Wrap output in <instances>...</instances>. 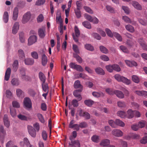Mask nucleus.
<instances>
[{"label":"nucleus","mask_w":147,"mask_h":147,"mask_svg":"<svg viewBox=\"0 0 147 147\" xmlns=\"http://www.w3.org/2000/svg\"><path fill=\"white\" fill-rule=\"evenodd\" d=\"M94 102L91 100H86L84 101V103L88 107H91L94 104Z\"/></svg>","instance_id":"33"},{"label":"nucleus","mask_w":147,"mask_h":147,"mask_svg":"<svg viewBox=\"0 0 147 147\" xmlns=\"http://www.w3.org/2000/svg\"><path fill=\"white\" fill-rule=\"evenodd\" d=\"M74 30L75 36L74 35V34H73V38L75 41L77 42L78 41V38L80 36V31L77 26H75Z\"/></svg>","instance_id":"4"},{"label":"nucleus","mask_w":147,"mask_h":147,"mask_svg":"<svg viewBox=\"0 0 147 147\" xmlns=\"http://www.w3.org/2000/svg\"><path fill=\"white\" fill-rule=\"evenodd\" d=\"M69 66L71 68L76 69L78 71H83V69L81 66L76 64L74 63H71L70 64Z\"/></svg>","instance_id":"7"},{"label":"nucleus","mask_w":147,"mask_h":147,"mask_svg":"<svg viewBox=\"0 0 147 147\" xmlns=\"http://www.w3.org/2000/svg\"><path fill=\"white\" fill-rule=\"evenodd\" d=\"M9 20V15L7 11H5L3 15V20L5 23H7Z\"/></svg>","instance_id":"32"},{"label":"nucleus","mask_w":147,"mask_h":147,"mask_svg":"<svg viewBox=\"0 0 147 147\" xmlns=\"http://www.w3.org/2000/svg\"><path fill=\"white\" fill-rule=\"evenodd\" d=\"M45 30L44 28H39L38 31V34L39 37L41 38H43L45 35Z\"/></svg>","instance_id":"15"},{"label":"nucleus","mask_w":147,"mask_h":147,"mask_svg":"<svg viewBox=\"0 0 147 147\" xmlns=\"http://www.w3.org/2000/svg\"><path fill=\"white\" fill-rule=\"evenodd\" d=\"M95 71L96 73L98 74L103 75L105 74L104 71L102 68L100 67H98L95 69Z\"/></svg>","instance_id":"28"},{"label":"nucleus","mask_w":147,"mask_h":147,"mask_svg":"<svg viewBox=\"0 0 147 147\" xmlns=\"http://www.w3.org/2000/svg\"><path fill=\"white\" fill-rule=\"evenodd\" d=\"M118 116L122 118H125L126 117V113L123 111H119L117 113Z\"/></svg>","instance_id":"29"},{"label":"nucleus","mask_w":147,"mask_h":147,"mask_svg":"<svg viewBox=\"0 0 147 147\" xmlns=\"http://www.w3.org/2000/svg\"><path fill=\"white\" fill-rule=\"evenodd\" d=\"M100 59L104 61H107L109 60V57L107 55H102L100 56Z\"/></svg>","instance_id":"53"},{"label":"nucleus","mask_w":147,"mask_h":147,"mask_svg":"<svg viewBox=\"0 0 147 147\" xmlns=\"http://www.w3.org/2000/svg\"><path fill=\"white\" fill-rule=\"evenodd\" d=\"M45 0H38L35 3L36 5H43L45 2Z\"/></svg>","instance_id":"63"},{"label":"nucleus","mask_w":147,"mask_h":147,"mask_svg":"<svg viewBox=\"0 0 147 147\" xmlns=\"http://www.w3.org/2000/svg\"><path fill=\"white\" fill-rule=\"evenodd\" d=\"M37 117L40 121L42 123H45V121L44 118L42 114L38 113L37 115Z\"/></svg>","instance_id":"37"},{"label":"nucleus","mask_w":147,"mask_h":147,"mask_svg":"<svg viewBox=\"0 0 147 147\" xmlns=\"http://www.w3.org/2000/svg\"><path fill=\"white\" fill-rule=\"evenodd\" d=\"M99 48L100 51L103 53L106 54L109 53L108 50L105 47L103 46H100Z\"/></svg>","instance_id":"36"},{"label":"nucleus","mask_w":147,"mask_h":147,"mask_svg":"<svg viewBox=\"0 0 147 147\" xmlns=\"http://www.w3.org/2000/svg\"><path fill=\"white\" fill-rule=\"evenodd\" d=\"M83 25L85 28L88 29H90L91 28L90 24L87 21H85L82 23Z\"/></svg>","instance_id":"31"},{"label":"nucleus","mask_w":147,"mask_h":147,"mask_svg":"<svg viewBox=\"0 0 147 147\" xmlns=\"http://www.w3.org/2000/svg\"><path fill=\"white\" fill-rule=\"evenodd\" d=\"M19 13V10L18 8L17 7H15L13 10V19L16 21L17 20Z\"/></svg>","instance_id":"12"},{"label":"nucleus","mask_w":147,"mask_h":147,"mask_svg":"<svg viewBox=\"0 0 147 147\" xmlns=\"http://www.w3.org/2000/svg\"><path fill=\"white\" fill-rule=\"evenodd\" d=\"M11 72V69L10 68H8L5 73V80L6 81H8L9 80Z\"/></svg>","instance_id":"20"},{"label":"nucleus","mask_w":147,"mask_h":147,"mask_svg":"<svg viewBox=\"0 0 147 147\" xmlns=\"http://www.w3.org/2000/svg\"><path fill=\"white\" fill-rule=\"evenodd\" d=\"M11 82L13 86H17L20 84V82L18 78H14L11 80Z\"/></svg>","instance_id":"22"},{"label":"nucleus","mask_w":147,"mask_h":147,"mask_svg":"<svg viewBox=\"0 0 147 147\" xmlns=\"http://www.w3.org/2000/svg\"><path fill=\"white\" fill-rule=\"evenodd\" d=\"M37 41V37L36 36L33 35L30 37L28 40V45H31Z\"/></svg>","instance_id":"11"},{"label":"nucleus","mask_w":147,"mask_h":147,"mask_svg":"<svg viewBox=\"0 0 147 147\" xmlns=\"http://www.w3.org/2000/svg\"><path fill=\"white\" fill-rule=\"evenodd\" d=\"M106 8L107 10L110 12L112 13H114L115 12L114 8L112 7L107 5L106 6Z\"/></svg>","instance_id":"42"},{"label":"nucleus","mask_w":147,"mask_h":147,"mask_svg":"<svg viewBox=\"0 0 147 147\" xmlns=\"http://www.w3.org/2000/svg\"><path fill=\"white\" fill-rule=\"evenodd\" d=\"M42 87L43 90L45 92H48V87L47 84L45 83H42Z\"/></svg>","instance_id":"35"},{"label":"nucleus","mask_w":147,"mask_h":147,"mask_svg":"<svg viewBox=\"0 0 147 147\" xmlns=\"http://www.w3.org/2000/svg\"><path fill=\"white\" fill-rule=\"evenodd\" d=\"M24 61L26 65H32L34 63V60L32 58H28L25 59Z\"/></svg>","instance_id":"23"},{"label":"nucleus","mask_w":147,"mask_h":147,"mask_svg":"<svg viewBox=\"0 0 147 147\" xmlns=\"http://www.w3.org/2000/svg\"><path fill=\"white\" fill-rule=\"evenodd\" d=\"M114 78L115 80L119 82H122L127 85H129L130 84L131 81L127 79V78L121 76L119 74H115L114 76Z\"/></svg>","instance_id":"1"},{"label":"nucleus","mask_w":147,"mask_h":147,"mask_svg":"<svg viewBox=\"0 0 147 147\" xmlns=\"http://www.w3.org/2000/svg\"><path fill=\"white\" fill-rule=\"evenodd\" d=\"M120 49L123 52L125 53H128L129 51L127 48L125 46L123 45L120 46L119 47Z\"/></svg>","instance_id":"49"},{"label":"nucleus","mask_w":147,"mask_h":147,"mask_svg":"<svg viewBox=\"0 0 147 147\" xmlns=\"http://www.w3.org/2000/svg\"><path fill=\"white\" fill-rule=\"evenodd\" d=\"M122 8L125 13L127 14H129V13L130 10L128 7L123 6L122 7Z\"/></svg>","instance_id":"60"},{"label":"nucleus","mask_w":147,"mask_h":147,"mask_svg":"<svg viewBox=\"0 0 147 147\" xmlns=\"http://www.w3.org/2000/svg\"><path fill=\"white\" fill-rule=\"evenodd\" d=\"M80 127L81 128H85L88 127V125L85 122H83L80 123L79 124Z\"/></svg>","instance_id":"59"},{"label":"nucleus","mask_w":147,"mask_h":147,"mask_svg":"<svg viewBox=\"0 0 147 147\" xmlns=\"http://www.w3.org/2000/svg\"><path fill=\"white\" fill-rule=\"evenodd\" d=\"M108 123L109 125L112 127H116L115 121H114L112 120H109L108 121Z\"/></svg>","instance_id":"52"},{"label":"nucleus","mask_w":147,"mask_h":147,"mask_svg":"<svg viewBox=\"0 0 147 147\" xmlns=\"http://www.w3.org/2000/svg\"><path fill=\"white\" fill-rule=\"evenodd\" d=\"M115 94L119 98H124V94L120 91L115 90Z\"/></svg>","instance_id":"24"},{"label":"nucleus","mask_w":147,"mask_h":147,"mask_svg":"<svg viewBox=\"0 0 147 147\" xmlns=\"http://www.w3.org/2000/svg\"><path fill=\"white\" fill-rule=\"evenodd\" d=\"M137 125L139 128H143L145 126V122L144 121H141L138 122Z\"/></svg>","instance_id":"58"},{"label":"nucleus","mask_w":147,"mask_h":147,"mask_svg":"<svg viewBox=\"0 0 147 147\" xmlns=\"http://www.w3.org/2000/svg\"><path fill=\"white\" fill-rule=\"evenodd\" d=\"M110 144V141L108 139H104L102 140L100 143L101 146L105 147V146H107Z\"/></svg>","instance_id":"18"},{"label":"nucleus","mask_w":147,"mask_h":147,"mask_svg":"<svg viewBox=\"0 0 147 147\" xmlns=\"http://www.w3.org/2000/svg\"><path fill=\"white\" fill-rule=\"evenodd\" d=\"M112 134L117 137H120L122 136L123 135V132L119 129H115L112 131Z\"/></svg>","instance_id":"5"},{"label":"nucleus","mask_w":147,"mask_h":147,"mask_svg":"<svg viewBox=\"0 0 147 147\" xmlns=\"http://www.w3.org/2000/svg\"><path fill=\"white\" fill-rule=\"evenodd\" d=\"M122 19L125 22L129 24L131 23L130 19L126 16H123Z\"/></svg>","instance_id":"43"},{"label":"nucleus","mask_w":147,"mask_h":147,"mask_svg":"<svg viewBox=\"0 0 147 147\" xmlns=\"http://www.w3.org/2000/svg\"><path fill=\"white\" fill-rule=\"evenodd\" d=\"M20 77L21 79L22 80H28V76L26 75L25 71H22L20 72Z\"/></svg>","instance_id":"21"},{"label":"nucleus","mask_w":147,"mask_h":147,"mask_svg":"<svg viewBox=\"0 0 147 147\" xmlns=\"http://www.w3.org/2000/svg\"><path fill=\"white\" fill-rule=\"evenodd\" d=\"M125 28L127 30L131 32H133L134 31V28L131 25L128 24L126 25Z\"/></svg>","instance_id":"39"},{"label":"nucleus","mask_w":147,"mask_h":147,"mask_svg":"<svg viewBox=\"0 0 147 147\" xmlns=\"http://www.w3.org/2000/svg\"><path fill=\"white\" fill-rule=\"evenodd\" d=\"M134 111L131 109L128 110L127 111L126 114V117L129 119L132 118L134 116Z\"/></svg>","instance_id":"17"},{"label":"nucleus","mask_w":147,"mask_h":147,"mask_svg":"<svg viewBox=\"0 0 147 147\" xmlns=\"http://www.w3.org/2000/svg\"><path fill=\"white\" fill-rule=\"evenodd\" d=\"M92 36L98 40H100L101 39V37L100 36L96 33H93L92 34Z\"/></svg>","instance_id":"61"},{"label":"nucleus","mask_w":147,"mask_h":147,"mask_svg":"<svg viewBox=\"0 0 147 147\" xmlns=\"http://www.w3.org/2000/svg\"><path fill=\"white\" fill-rule=\"evenodd\" d=\"M79 115L81 117H83L86 119H89L90 118V115L87 112H84L82 110L79 111Z\"/></svg>","instance_id":"9"},{"label":"nucleus","mask_w":147,"mask_h":147,"mask_svg":"<svg viewBox=\"0 0 147 147\" xmlns=\"http://www.w3.org/2000/svg\"><path fill=\"white\" fill-rule=\"evenodd\" d=\"M24 107L26 108L30 109L32 107V102L30 99L27 97L25 98L24 100Z\"/></svg>","instance_id":"3"},{"label":"nucleus","mask_w":147,"mask_h":147,"mask_svg":"<svg viewBox=\"0 0 147 147\" xmlns=\"http://www.w3.org/2000/svg\"><path fill=\"white\" fill-rule=\"evenodd\" d=\"M132 81L136 83H138L139 82V79L138 77L136 75H133L132 76Z\"/></svg>","instance_id":"51"},{"label":"nucleus","mask_w":147,"mask_h":147,"mask_svg":"<svg viewBox=\"0 0 147 147\" xmlns=\"http://www.w3.org/2000/svg\"><path fill=\"white\" fill-rule=\"evenodd\" d=\"M91 139L93 142L97 143L100 141V137L98 135H95L91 137Z\"/></svg>","instance_id":"25"},{"label":"nucleus","mask_w":147,"mask_h":147,"mask_svg":"<svg viewBox=\"0 0 147 147\" xmlns=\"http://www.w3.org/2000/svg\"><path fill=\"white\" fill-rule=\"evenodd\" d=\"M113 70H114L117 72L120 71L121 70V68L119 65L117 64H113Z\"/></svg>","instance_id":"47"},{"label":"nucleus","mask_w":147,"mask_h":147,"mask_svg":"<svg viewBox=\"0 0 147 147\" xmlns=\"http://www.w3.org/2000/svg\"><path fill=\"white\" fill-rule=\"evenodd\" d=\"M10 111L11 115L12 117H14L16 116V111L14 108L13 107H10Z\"/></svg>","instance_id":"34"},{"label":"nucleus","mask_w":147,"mask_h":147,"mask_svg":"<svg viewBox=\"0 0 147 147\" xmlns=\"http://www.w3.org/2000/svg\"><path fill=\"white\" fill-rule=\"evenodd\" d=\"M28 131L29 134L33 138L36 136V134L35 130L31 126L28 125L27 126Z\"/></svg>","instance_id":"6"},{"label":"nucleus","mask_w":147,"mask_h":147,"mask_svg":"<svg viewBox=\"0 0 147 147\" xmlns=\"http://www.w3.org/2000/svg\"><path fill=\"white\" fill-rule=\"evenodd\" d=\"M81 85L80 81L78 80L76 81L74 84V86L75 88H78L80 87Z\"/></svg>","instance_id":"55"},{"label":"nucleus","mask_w":147,"mask_h":147,"mask_svg":"<svg viewBox=\"0 0 147 147\" xmlns=\"http://www.w3.org/2000/svg\"><path fill=\"white\" fill-rule=\"evenodd\" d=\"M116 127L117 125L123 127L125 125V123L122 121L118 119H117L115 120Z\"/></svg>","instance_id":"27"},{"label":"nucleus","mask_w":147,"mask_h":147,"mask_svg":"<svg viewBox=\"0 0 147 147\" xmlns=\"http://www.w3.org/2000/svg\"><path fill=\"white\" fill-rule=\"evenodd\" d=\"M3 120L5 125L7 127H9L10 125V122L8 119L7 115H4Z\"/></svg>","instance_id":"19"},{"label":"nucleus","mask_w":147,"mask_h":147,"mask_svg":"<svg viewBox=\"0 0 147 147\" xmlns=\"http://www.w3.org/2000/svg\"><path fill=\"white\" fill-rule=\"evenodd\" d=\"M31 17L30 12L28 11L25 13L22 16V22L23 24L27 23L30 20Z\"/></svg>","instance_id":"2"},{"label":"nucleus","mask_w":147,"mask_h":147,"mask_svg":"<svg viewBox=\"0 0 147 147\" xmlns=\"http://www.w3.org/2000/svg\"><path fill=\"white\" fill-rule=\"evenodd\" d=\"M84 47L85 49L88 50L92 51L94 50L93 47L91 46L90 44H86L85 45Z\"/></svg>","instance_id":"50"},{"label":"nucleus","mask_w":147,"mask_h":147,"mask_svg":"<svg viewBox=\"0 0 147 147\" xmlns=\"http://www.w3.org/2000/svg\"><path fill=\"white\" fill-rule=\"evenodd\" d=\"M75 123L74 120H72L69 125V127L71 128H74V129L76 130V131H79L80 129V125L77 124H74Z\"/></svg>","instance_id":"8"},{"label":"nucleus","mask_w":147,"mask_h":147,"mask_svg":"<svg viewBox=\"0 0 147 147\" xmlns=\"http://www.w3.org/2000/svg\"><path fill=\"white\" fill-rule=\"evenodd\" d=\"M18 54L20 59L24 58L25 57L24 52L22 49H19L18 50Z\"/></svg>","instance_id":"40"},{"label":"nucleus","mask_w":147,"mask_h":147,"mask_svg":"<svg viewBox=\"0 0 147 147\" xmlns=\"http://www.w3.org/2000/svg\"><path fill=\"white\" fill-rule=\"evenodd\" d=\"M44 19V17L42 14H40L37 18V20L38 22H42Z\"/></svg>","instance_id":"64"},{"label":"nucleus","mask_w":147,"mask_h":147,"mask_svg":"<svg viewBox=\"0 0 147 147\" xmlns=\"http://www.w3.org/2000/svg\"><path fill=\"white\" fill-rule=\"evenodd\" d=\"M113 36L115 37L119 41H122V37L119 33L116 32H113Z\"/></svg>","instance_id":"38"},{"label":"nucleus","mask_w":147,"mask_h":147,"mask_svg":"<svg viewBox=\"0 0 147 147\" xmlns=\"http://www.w3.org/2000/svg\"><path fill=\"white\" fill-rule=\"evenodd\" d=\"M131 4L132 5L137 9L139 10L142 9V6L138 2L135 1H133L131 2Z\"/></svg>","instance_id":"14"},{"label":"nucleus","mask_w":147,"mask_h":147,"mask_svg":"<svg viewBox=\"0 0 147 147\" xmlns=\"http://www.w3.org/2000/svg\"><path fill=\"white\" fill-rule=\"evenodd\" d=\"M78 100H77L76 99L73 100L71 102L72 105L74 107H77L78 106Z\"/></svg>","instance_id":"62"},{"label":"nucleus","mask_w":147,"mask_h":147,"mask_svg":"<svg viewBox=\"0 0 147 147\" xmlns=\"http://www.w3.org/2000/svg\"><path fill=\"white\" fill-rule=\"evenodd\" d=\"M74 57L76 58L77 61L79 63H81L82 61V60L81 57H80L79 55L77 54H73Z\"/></svg>","instance_id":"41"},{"label":"nucleus","mask_w":147,"mask_h":147,"mask_svg":"<svg viewBox=\"0 0 147 147\" xmlns=\"http://www.w3.org/2000/svg\"><path fill=\"white\" fill-rule=\"evenodd\" d=\"M125 62L127 66L129 67L137 66V63L134 61H131L127 60H125Z\"/></svg>","instance_id":"16"},{"label":"nucleus","mask_w":147,"mask_h":147,"mask_svg":"<svg viewBox=\"0 0 147 147\" xmlns=\"http://www.w3.org/2000/svg\"><path fill=\"white\" fill-rule=\"evenodd\" d=\"M47 58L45 54H43L42 57V63L43 66H45L47 62Z\"/></svg>","instance_id":"26"},{"label":"nucleus","mask_w":147,"mask_h":147,"mask_svg":"<svg viewBox=\"0 0 147 147\" xmlns=\"http://www.w3.org/2000/svg\"><path fill=\"white\" fill-rule=\"evenodd\" d=\"M19 28L18 22H16L12 28V32L13 34H16L18 32Z\"/></svg>","instance_id":"13"},{"label":"nucleus","mask_w":147,"mask_h":147,"mask_svg":"<svg viewBox=\"0 0 147 147\" xmlns=\"http://www.w3.org/2000/svg\"><path fill=\"white\" fill-rule=\"evenodd\" d=\"M39 77L42 83H45L46 81V77L44 74L42 72L39 73Z\"/></svg>","instance_id":"30"},{"label":"nucleus","mask_w":147,"mask_h":147,"mask_svg":"<svg viewBox=\"0 0 147 147\" xmlns=\"http://www.w3.org/2000/svg\"><path fill=\"white\" fill-rule=\"evenodd\" d=\"M118 106L120 108H123L126 107L125 102L123 101H119L117 102Z\"/></svg>","instance_id":"46"},{"label":"nucleus","mask_w":147,"mask_h":147,"mask_svg":"<svg viewBox=\"0 0 147 147\" xmlns=\"http://www.w3.org/2000/svg\"><path fill=\"white\" fill-rule=\"evenodd\" d=\"M105 31L109 36L111 38H112L113 37V32L112 33L109 29L108 28H106Z\"/></svg>","instance_id":"45"},{"label":"nucleus","mask_w":147,"mask_h":147,"mask_svg":"<svg viewBox=\"0 0 147 147\" xmlns=\"http://www.w3.org/2000/svg\"><path fill=\"white\" fill-rule=\"evenodd\" d=\"M105 91L107 93L110 95H113L115 93V90H114L112 88H106Z\"/></svg>","instance_id":"44"},{"label":"nucleus","mask_w":147,"mask_h":147,"mask_svg":"<svg viewBox=\"0 0 147 147\" xmlns=\"http://www.w3.org/2000/svg\"><path fill=\"white\" fill-rule=\"evenodd\" d=\"M32 57L35 59H37L38 58V56L37 53L35 51H33L31 53Z\"/></svg>","instance_id":"57"},{"label":"nucleus","mask_w":147,"mask_h":147,"mask_svg":"<svg viewBox=\"0 0 147 147\" xmlns=\"http://www.w3.org/2000/svg\"><path fill=\"white\" fill-rule=\"evenodd\" d=\"M113 65H109L106 66V68L108 71L110 72H112L113 71Z\"/></svg>","instance_id":"54"},{"label":"nucleus","mask_w":147,"mask_h":147,"mask_svg":"<svg viewBox=\"0 0 147 147\" xmlns=\"http://www.w3.org/2000/svg\"><path fill=\"white\" fill-rule=\"evenodd\" d=\"M13 66L14 70L16 71L17 70L18 66V61L16 60L14 61Z\"/></svg>","instance_id":"48"},{"label":"nucleus","mask_w":147,"mask_h":147,"mask_svg":"<svg viewBox=\"0 0 147 147\" xmlns=\"http://www.w3.org/2000/svg\"><path fill=\"white\" fill-rule=\"evenodd\" d=\"M82 91L81 89L76 90H75L73 93L74 95L77 98L78 101L82 99V97L80 95V93Z\"/></svg>","instance_id":"10"},{"label":"nucleus","mask_w":147,"mask_h":147,"mask_svg":"<svg viewBox=\"0 0 147 147\" xmlns=\"http://www.w3.org/2000/svg\"><path fill=\"white\" fill-rule=\"evenodd\" d=\"M57 16L56 17V21L57 22H59V23H61V19L60 12L59 11H57Z\"/></svg>","instance_id":"56"}]
</instances>
